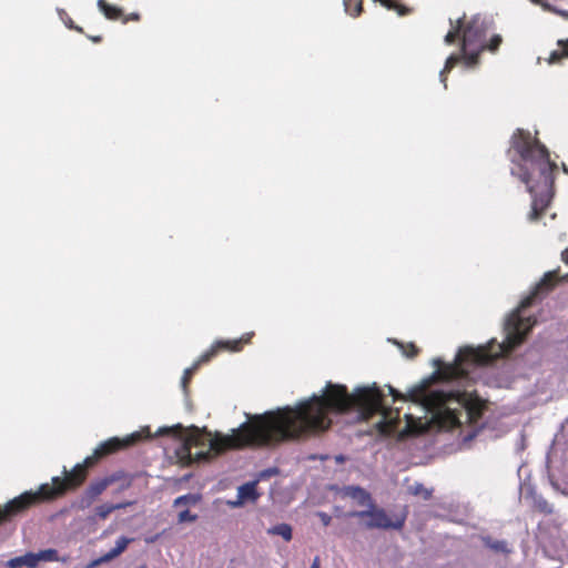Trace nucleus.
I'll use <instances>...</instances> for the list:
<instances>
[{"instance_id":"1","label":"nucleus","mask_w":568,"mask_h":568,"mask_svg":"<svg viewBox=\"0 0 568 568\" xmlns=\"http://www.w3.org/2000/svg\"><path fill=\"white\" fill-rule=\"evenodd\" d=\"M354 410V393L345 385L328 382L321 395H313L294 406L263 414L247 415V420L230 433L211 432L206 426L182 424L160 427L152 433L149 425L124 436L101 442L82 462L101 459L134 450L155 437L166 436L178 448L176 462H206L229 452L273 449L284 443L305 440L325 433L332 426L331 414Z\"/></svg>"},{"instance_id":"2","label":"nucleus","mask_w":568,"mask_h":568,"mask_svg":"<svg viewBox=\"0 0 568 568\" xmlns=\"http://www.w3.org/2000/svg\"><path fill=\"white\" fill-rule=\"evenodd\" d=\"M389 393L396 400H412L420 404L432 413L429 420L414 419L406 415L407 430L412 435H422L432 428L438 430H457L463 446L471 442L484 427L481 418L486 410L485 403L467 392L432 390L427 384L414 386L407 395L389 386Z\"/></svg>"},{"instance_id":"3","label":"nucleus","mask_w":568,"mask_h":568,"mask_svg":"<svg viewBox=\"0 0 568 568\" xmlns=\"http://www.w3.org/2000/svg\"><path fill=\"white\" fill-rule=\"evenodd\" d=\"M511 175L527 186L532 196L530 221H537L550 204L554 195L557 164L550 160L548 149L529 131L517 129L510 138Z\"/></svg>"},{"instance_id":"4","label":"nucleus","mask_w":568,"mask_h":568,"mask_svg":"<svg viewBox=\"0 0 568 568\" xmlns=\"http://www.w3.org/2000/svg\"><path fill=\"white\" fill-rule=\"evenodd\" d=\"M534 324L530 317H521L519 311L511 314L505 324L506 338L501 344L491 341L485 346H465L459 349L453 364L442 363L437 374L446 381L466 378L470 367L488 365L519 346Z\"/></svg>"},{"instance_id":"5","label":"nucleus","mask_w":568,"mask_h":568,"mask_svg":"<svg viewBox=\"0 0 568 568\" xmlns=\"http://www.w3.org/2000/svg\"><path fill=\"white\" fill-rule=\"evenodd\" d=\"M449 22L452 29L445 36V43L454 44L460 39L465 64L470 68L475 67L479 61L480 53L485 51L488 23L480 14H475L469 19L464 14L455 22L453 20H449Z\"/></svg>"},{"instance_id":"6","label":"nucleus","mask_w":568,"mask_h":568,"mask_svg":"<svg viewBox=\"0 0 568 568\" xmlns=\"http://www.w3.org/2000/svg\"><path fill=\"white\" fill-rule=\"evenodd\" d=\"M53 499L54 493L49 490L48 484L41 485L37 491H26L8 501L3 507L0 506V525L10 521L34 505Z\"/></svg>"},{"instance_id":"7","label":"nucleus","mask_w":568,"mask_h":568,"mask_svg":"<svg viewBox=\"0 0 568 568\" xmlns=\"http://www.w3.org/2000/svg\"><path fill=\"white\" fill-rule=\"evenodd\" d=\"M347 517L358 518L361 525L366 529L400 530L405 525L407 513L392 519L384 508L377 507L374 503L366 510L349 511Z\"/></svg>"},{"instance_id":"8","label":"nucleus","mask_w":568,"mask_h":568,"mask_svg":"<svg viewBox=\"0 0 568 568\" xmlns=\"http://www.w3.org/2000/svg\"><path fill=\"white\" fill-rule=\"evenodd\" d=\"M253 334H245L239 339L233 341H217L215 344L211 346L205 353H203L199 359L189 368H186L181 378V386L185 394L189 393V384L194 375V373L199 369V367L203 364L209 363L220 351H230V352H239L243 348L245 344H248Z\"/></svg>"},{"instance_id":"9","label":"nucleus","mask_w":568,"mask_h":568,"mask_svg":"<svg viewBox=\"0 0 568 568\" xmlns=\"http://www.w3.org/2000/svg\"><path fill=\"white\" fill-rule=\"evenodd\" d=\"M93 464H75L71 471L64 468V477H53L52 485L48 484L50 491L54 493V499L63 495L69 489H74L82 485L88 476V469Z\"/></svg>"},{"instance_id":"10","label":"nucleus","mask_w":568,"mask_h":568,"mask_svg":"<svg viewBox=\"0 0 568 568\" xmlns=\"http://www.w3.org/2000/svg\"><path fill=\"white\" fill-rule=\"evenodd\" d=\"M559 272L560 268L546 272L539 283L535 286L531 294L521 301L520 308L530 306L535 300L541 298L552 291L560 281L568 280V274L560 277Z\"/></svg>"},{"instance_id":"11","label":"nucleus","mask_w":568,"mask_h":568,"mask_svg":"<svg viewBox=\"0 0 568 568\" xmlns=\"http://www.w3.org/2000/svg\"><path fill=\"white\" fill-rule=\"evenodd\" d=\"M551 486L564 495H568V464H546Z\"/></svg>"},{"instance_id":"12","label":"nucleus","mask_w":568,"mask_h":568,"mask_svg":"<svg viewBox=\"0 0 568 568\" xmlns=\"http://www.w3.org/2000/svg\"><path fill=\"white\" fill-rule=\"evenodd\" d=\"M114 481V478L106 477L103 479H100L98 481H94L89 485V487L85 489L84 495L82 496L80 500V508L85 509L90 507L93 501L108 488L110 484Z\"/></svg>"},{"instance_id":"13","label":"nucleus","mask_w":568,"mask_h":568,"mask_svg":"<svg viewBox=\"0 0 568 568\" xmlns=\"http://www.w3.org/2000/svg\"><path fill=\"white\" fill-rule=\"evenodd\" d=\"M338 491L342 497L352 498L358 506H366L368 508L375 503L371 493L359 486H344Z\"/></svg>"},{"instance_id":"14","label":"nucleus","mask_w":568,"mask_h":568,"mask_svg":"<svg viewBox=\"0 0 568 568\" xmlns=\"http://www.w3.org/2000/svg\"><path fill=\"white\" fill-rule=\"evenodd\" d=\"M257 481H248L240 486L237 489V500L233 503V506H241L245 501H256L260 494L256 490Z\"/></svg>"},{"instance_id":"15","label":"nucleus","mask_w":568,"mask_h":568,"mask_svg":"<svg viewBox=\"0 0 568 568\" xmlns=\"http://www.w3.org/2000/svg\"><path fill=\"white\" fill-rule=\"evenodd\" d=\"M131 541H132L131 538L120 537L115 541V547L114 548H112L108 554L102 556L100 559L94 560L93 562H91L88 568L94 567V566L99 565L100 562L109 561V560L118 557L119 555H121L126 549V547L129 546V544Z\"/></svg>"},{"instance_id":"16","label":"nucleus","mask_w":568,"mask_h":568,"mask_svg":"<svg viewBox=\"0 0 568 568\" xmlns=\"http://www.w3.org/2000/svg\"><path fill=\"white\" fill-rule=\"evenodd\" d=\"M97 6L108 20H120L123 17L122 8L110 4L106 0H98Z\"/></svg>"},{"instance_id":"17","label":"nucleus","mask_w":568,"mask_h":568,"mask_svg":"<svg viewBox=\"0 0 568 568\" xmlns=\"http://www.w3.org/2000/svg\"><path fill=\"white\" fill-rule=\"evenodd\" d=\"M9 568H21V567H28V568H36L37 567V559L34 552H27L23 556L14 557L8 561Z\"/></svg>"},{"instance_id":"18","label":"nucleus","mask_w":568,"mask_h":568,"mask_svg":"<svg viewBox=\"0 0 568 568\" xmlns=\"http://www.w3.org/2000/svg\"><path fill=\"white\" fill-rule=\"evenodd\" d=\"M464 60V53L460 50V54H452L447 58L444 69L440 71V81L444 87L447 88V73L452 71V69L460 61Z\"/></svg>"},{"instance_id":"19","label":"nucleus","mask_w":568,"mask_h":568,"mask_svg":"<svg viewBox=\"0 0 568 568\" xmlns=\"http://www.w3.org/2000/svg\"><path fill=\"white\" fill-rule=\"evenodd\" d=\"M558 50H554L548 59L550 64L559 63L564 58H568V39L558 41Z\"/></svg>"},{"instance_id":"20","label":"nucleus","mask_w":568,"mask_h":568,"mask_svg":"<svg viewBox=\"0 0 568 568\" xmlns=\"http://www.w3.org/2000/svg\"><path fill=\"white\" fill-rule=\"evenodd\" d=\"M268 535L281 536L285 541L293 538L292 527L288 524H278L267 529Z\"/></svg>"},{"instance_id":"21","label":"nucleus","mask_w":568,"mask_h":568,"mask_svg":"<svg viewBox=\"0 0 568 568\" xmlns=\"http://www.w3.org/2000/svg\"><path fill=\"white\" fill-rule=\"evenodd\" d=\"M126 505L128 504H103L95 508V515L99 519H105L112 511L124 508Z\"/></svg>"},{"instance_id":"22","label":"nucleus","mask_w":568,"mask_h":568,"mask_svg":"<svg viewBox=\"0 0 568 568\" xmlns=\"http://www.w3.org/2000/svg\"><path fill=\"white\" fill-rule=\"evenodd\" d=\"M407 490L410 495L422 497L424 500L430 499L433 494L432 489L426 488L420 483H414L413 485L408 486Z\"/></svg>"},{"instance_id":"23","label":"nucleus","mask_w":568,"mask_h":568,"mask_svg":"<svg viewBox=\"0 0 568 568\" xmlns=\"http://www.w3.org/2000/svg\"><path fill=\"white\" fill-rule=\"evenodd\" d=\"M201 500V495L199 494H186L179 496L174 499L173 506H195Z\"/></svg>"},{"instance_id":"24","label":"nucleus","mask_w":568,"mask_h":568,"mask_svg":"<svg viewBox=\"0 0 568 568\" xmlns=\"http://www.w3.org/2000/svg\"><path fill=\"white\" fill-rule=\"evenodd\" d=\"M484 544L496 552H508L507 544L503 540H493L490 537L483 538Z\"/></svg>"},{"instance_id":"25","label":"nucleus","mask_w":568,"mask_h":568,"mask_svg":"<svg viewBox=\"0 0 568 568\" xmlns=\"http://www.w3.org/2000/svg\"><path fill=\"white\" fill-rule=\"evenodd\" d=\"M37 565L39 561H58L60 560L55 549H44L36 554Z\"/></svg>"},{"instance_id":"26","label":"nucleus","mask_w":568,"mask_h":568,"mask_svg":"<svg viewBox=\"0 0 568 568\" xmlns=\"http://www.w3.org/2000/svg\"><path fill=\"white\" fill-rule=\"evenodd\" d=\"M534 507L536 510L544 515H550L554 513V507L551 504H549L546 499L542 497H537L534 500Z\"/></svg>"},{"instance_id":"27","label":"nucleus","mask_w":568,"mask_h":568,"mask_svg":"<svg viewBox=\"0 0 568 568\" xmlns=\"http://www.w3.org/2000/svg\"><path fill=\"white\" fill-rule=\"evenodd\" d=\"M407 358H414L419 354V348L414 343H396Z\"/></svg>"},{"instance_id":"28","label":"nucleus","mask_w":568,"mask_h":568,"mask_svg":"<svg viewBox=\"0 0 568 568\" xmlns=\"http://www.w3.org/2000/svg\"><path fill=\"white\" fill-rule=\"evenodd\" d=\"M503 42V38L499 34H495L490 38L488 43H485V50H489L490 52H496Z\"/></svg>"},{"instance_id":"29","label":"nucleus","mask_w":568,"mask_h":568,"mask_svg":"<svg viewBox=\"0 0 568 568\" xmlns=\"http://www.w3.org/2000/svg\"><path fill=\"white\" fill-rule=\"evenodd\" d=\"M197 519V515L191 514L187 509L182 510L178 515V521L182 523H193Z\"/></svg>"},{"instance_id":"30","label":"nucleus","mask_w":568,"mask_h":568,"mask_svg":"<svg viewBox=\"0 0 568 568\" xmlns=\"http://www.w3.org/2000/svg\"><path fill=\"white\" fill-rule=\"evenodd\" d=\"M63 22L68 29L74 30L79 33H83V29L80 26H77L70 17L64 19Z\"/></svg>"},{"instance_id":"31","label":"nucleus","mask_w":568,"mask_h":568,"mask_svg":"<svg viewBox=\"0 0 568 568\" xmlns=\"http://www.w3.org/2000/svg\"><path fill=\"white\" fill-rule=\"evenodd\" d=\"M141 17L136 12H132L128 16H124L121 18L122 23H128L129 21H140Z\"/></svg>"},{"instance_id":"32","label":"nucleus","mask_w":568,"mask_h":568,"mask_svg":"<svg viewBox=\"0 0 568 568\" xmlns=\"http://www.w3.org/2000/svg\"><path fill=\"white\" fill-rule=\"evenodd\" d=\"M318 517L321 518L324 526H328L331 524V516L326 513H318Z\"/></svg>"},{"instance_id":"33","label":"nucleus","mask_w":568,"mask_h":568,"mask_svg":"<svg viewBox=\"0 0 568 568\" xmlns=\"http://www.w3.org/2000/svg\"><path fill=\"white\" fill-rule=\"evenodd\" d=\"M561 261L568 265V247L561 252Z\"/></svg>"},{"instance_id":"34","label":"nucleus","mask_w":568,"mask_h":568,"mask_svg":"<svg viewBox=\"0 0 568 568\" xmlns=\"http://www.w3.org/2000/svg\"><path fill=\"white\" fill-rule=\"evenodd\" d=\"M88 38L94 43H100L103 40L102 36H88Z\"/></svg>"},{"instance_id":"35","label":"nucleus","mask_w":568,"mask_h":568,"mask_svg":"<svg viewBox=\"0 0 568 568\" xmlns=\"http://www.w3.org/2000/svg\"><path fill=\"white\" fill-rule=\"evenodd\" d=\"M310 568H321L320 557H315Z\"/></svg>"},{"instance_id":"36","label":"nucleus","mask_w":568,"mask_h":568,"mask_svg":"<svg viewBox=\"0 0 568 568\" xmlns=\"http://www.w3.org/2000/svg\"><path fill=\"white\" fill-rule=\"evenodd\" d=\"M335 462H345V458L343 456H337L335 458Z\"/></svg>"},{"instance_id":"37","label":"nucleus","mask_w":568,"mask_h":568,"mask_svg":"<svg viewBox=\"0 0 568 568\" xmlns=\"http://www.w3.org/2000/svg\"><path fill=\"white\" fill-rule=\"evenodd\" d=\"M530 1L536 3V4H540L542 2V0H530Z\"/></svg>"},{"instance_id":"38","label":"nucleus","mask_w":568,"mask_h":568,"mask_svg":"<svg viewBox=\"0 0 568 568\" xmlns=\"http://www.w3.org/2000/svg\"><path fill=\"white\" fill-rule=\"evenodd\" d=\"M564 172L568 174V166L564 165Z\"/></svg>"}]
</instances>
